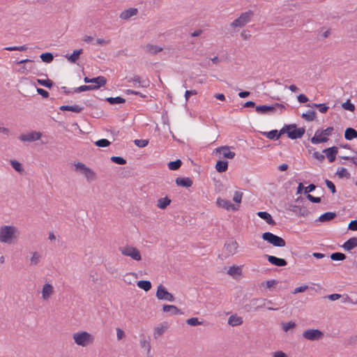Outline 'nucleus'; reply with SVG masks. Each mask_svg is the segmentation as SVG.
<instances>
[{
	"mask_svg": "<svg viewBox=\"0 0 357 357\" xmlns=\"http://www.w3.org/2000/svg\"><path fill=\"white\" fill-rule=\"evenodd\" d=\"M4 50L7 51H26L27 50V47L26 45L12 46L5 47Z\"/></svg>",
	"mask_w": 357,
	"mask_h": 357,
	"instance_id": "52",
	"label": "nucleus"
},
{
	"mask_svg": "<svg viewBox=\"0 0 357 357\" xmlns=\"http://www.w3.org/2000/svg\"><path fill=\"white\" fill-rule=\"evenodd\" d=\"M42 133L40 132L32 131L27 134L21 135L19 138L23 142H34L40 139Z\"/></svg>",
	"mask_w": 357,
	"mask_h": 357,
	"instance_id": "14",
	"label": "nucleus"
},
{
	"mask_svg": "<svg viewBox=\"0 0 357 357\" xmlns=\"http://www.w3.org/2000/svg\"><path fill=\"white\" fill-rule=\"evenodd\" d=\"M37 93L40 95L43 98H47L49 97V92L43 89L37 88Z\"/></svg>",
	"mask_w": 357,
	"mask_h": 357,
	"instance_id": "61",
	"label": "nucleus"
},
{
	"mask_svg": "<svg viewBox=\"0 0 357 357\" xmlns=\"http://www.w3.org/2000/svg\"><path fill=\"white\" fill-rule=\"evenodd\" d=\"M265 257L267 259L268 262L272 265L282 267L287 264V261L284 259L279 258L273 255H265Z\"/></svg>",
	"mask_w": 357,
	"mask_h": 357,
	"instance_id": "15",
	"label": "nucleus"
},
{
	"mask_svg": "<svg viewBox=\"0 0 357 357\" xmlns=\"http://www.w3.org/2000/svg\"><path fill=\"white\" fill-rule=\"evenodd\" d=\"M257 215L261 218V219L264 220L268 225H275V222L273 219L272 216L270 213H268L266 211H259L257 213Z\"/></svg>",
	"mask_w": 357,
	"mask_h": 357,
	"instance_id": "23",
	"label": "nucleus"
},
{
	"mask_svg": "<svg viewBox=\"0 0 357 357\" xmlns=\"http://www.w3.org/2000/svg\"><path fill=\"white\" fill-rule=\"evenodd\" d=\"M333 127H328L324 130H317L314 135L310 139V141L314 144L325 143L328 141V137L332 135Z\"/></svg>",
	"mask_w": 357,
	"mask_h": 357,
	"instance_id": "3",
	"label": "nucleus"
},
{
	"mask_svg": "<svg viewBox=\"0 0 357 357\" xmlns=\"http://www.w3.org/2000/svg\"><path fill=\"white\" fill-rule=\"evenodd\" d=\"M105 100L112 105L126 102V99L120 96L106 98Z\"/></svg>",
	"mask_w": 357,
	"mask_h": 357,
	"instance_id": "37",
	"label": "nucleus"
},
{
	"mask_svg": "<svg viewBox=\"0 0 357 357\" xmlns=\"http://www.w3.org/2000/svg\"><path fill=\"white\" fill-rule=\"evenodd\" d=\"M330 258L333 261H343L344 259H348L350 262L355 264L356 257L354 255H347L342 252H333L331 255Z\"/></svg>",
	"mask_w": 357,
	"mask_h": 357,
	"instance_id": "13",
	"label": "nucleus"
},
{
	"mask_svg": "<svg viewBox=\"0 0 357 357\" xmlns=\"http://www.w3.org/2000/svg\"><path fill=\"white\" fill-rule=\"evenodd\" d=\"M171 202L172 200L168 197L160 198L157 202V206L160 209H165Z\"/></svg>",
	"mask_w": 357,
	"mask_h": 357,
	"instance_id": "36",
	"label": "nucleus"
},
{
	"mask_svg": "<svg viewBox=\"0 0 357 357\" xmlns=\"http://www.w3.org/2000/svg\"><path fill=\"white\" fill-rule=\"evenodd\" d=\"M75 171L82 174V172H84L88 167L84 163L79 162L75 164Z\"/></svg>",
	"mask_w": 357,
	"mask_h": 357,
	"instance_id": "55",
	"label": "nucleus"
},
{
	"mask_svg": "<svg viewBox=\"0 0 357 357\" xmlns=\"http://www.w3.org/2000/svg\"><path fill=\"white\" fill-rule=\"evenodd\" d=\"M40 57L41 60L45 63H50L54 59V55L51 52L42 53Z\"/></svg>",
	"mask_w": 357,
	"mask_h": 357,
	"instance_id": "43",
	"label": "nucleus"
},
{
	"mask_svg": "<svg viewBox=\"0 0 357 357\" xmlns=\"http://www.w3.org/2000/svg\"><path fill=\"white\" fill-rule=\"evenodd\" d=\"M82 49L75 50L71 54H67L66 55V57L70 63H75L79 59V57L80 54H82Z\"/></svg>",
	"mask_w": 357,
	"mask_h": 357,
	"instance_id": "26",
	"label": "nucleus"
},
{
	"mask_svg": "<svg viewBox=\"0 0 357 357\" xmlns=\"http://www.w3.org/2000/svg\"><path fill=\"white\" fill-rule=\"evenodd\" d=\"M82 175L86 178L88 181H94L96 178L95 172L89 167L84 172H82Z\"/></svg>",
	"mask_w": 357,
	"mask_h": 357,
	"instance_id": "39",
	"label": "nucleus"
},
{
	"mask_svg": "<svg viewBox=\"0 0 357 357\" xmlns=\"http://www.w3.org/2000/svg\"><path fill=\"white\" fill-rule=\"evenodd\" d=\"M111 160L118 165H125L126 164V160L121 156H112L111 157Z\"/></svg>",
	"mask_w": 357,
	"mask_h": 357,
	"instance_id": "53",
	"label": "nucleus"
},
{
	"mask_svg": "<svg viewBox=\"0 0 357 357\" xmlns=\"http://www.w3.org/2000/svg\"><path fill=\"white\" fill-rule=\"evenodd\" d=\"M305 132V128H297L296 124L284 125L282 128V133L287 134L291 139H297L301 138Z\"/></svg>",
	"mask_w": 357,
	"mask_h": 357,
	"instance_id": "2",
	"label": "nucleus"
},
{
	"mask_svg": "<svg viewBox=\"0 0 357 357\" xmlns=\"http://www.w3.org/2000/svg\"><path fill=\"white\" fill-rule=\"evenodd\" d=\"M301 117L307 121H312L316 118V112L314 110H308L303 113Z\"/></svg>",
	"mask_w": 357,
	"mask_h": 357,
	"instance_id": "40",
	"label": "nucleus"
},
{
	"mask_svg": "<svg viewBox=\"0 0 357 357\" xmlns=\"http://www.w3.org/2000/svg\"><path fill=\"white\" fill-rule=\"evenodd\" d=\"M175 182L177 185L184 188L191 187L193 183L192 180L188 177H178Z\"/></svg>",
	"mask_w": 357,
	"mask_h": 357,
	"instance_id": "20",
	"label": "nucleus"
},
{
	"mask_svg": "<svg viewBox=\"0 0 357 357\" xmlns=\"http://www.w3.org/2000/svg\"><path fill=\"white\" fill-rule=\"evenodd\" d=\"M324 335V333L321 331L314 328L305 330L302 333L303 337L310 341L321 340Z\"/></svg>",
	"mask_w": 357,
	"mask_h": 357,
	"instance_id": "10",
	"label": "nucleus"
},
{
	"mask_svg": "<svg viewBox=\"0 0 357 357\" xmlns=\"http://www.w3.org/2000/svg\"><path fill=\"white\" fill-rule=\"evenodd\" d=\"M59 109L61 111H70V112H73L75 113H79L84 109V107H79L77 105H70H70H62L59 107Z\"/></svg>",
	"mask_w": 357,
	"mask_h": 357,
	"instance_id": "29",
	"label": "nucleus"
},
{
	"mask_svg": "<svg viewBox=\"0 0 357 357\" xmlns=\"http://www.w3.org/2000/svg\"><path fill=\"white\" fill-rule=\"evenodd\" d=\"M134 144L139 148H143L148 145L149 140H147V139H135L134 141Z\"/></svg>",
	"mask_w": 357,
	"mask_h": 357,
	"instance_id": "56",
	"label": "nucleus"
},
{
	"mask_svg": "<svg viewBox=\"0 0 357 357\" xmlns=\"http://www.w3.org/2000/svg\"><path fill=\"white\" fill-rule=\"evenodd\" d=\"M215 169L219 173L225 172L228 169V161L224 160H218L215 164Z\"/></svg>",
	"mask_w": 357,
	"mask_h": 357,
	"instance_id": "28",
	"label": "nucleus"
},
{
	"mask_svg": "<svg viewBox=\"0 0 357 357\" xmlns=\"http://www.w3.org/2000/svg\"><path fill=\"white\" fill-rule=\"evenodd\" d=\"M41 256L38 252H34L31 258V265H37L40 259Z\"/></svg>",
	"mask_w": 357,
	"mask_h": 357,
	"instance_id": "50",
	"label": "nucleus"
},
{
	"mask_svg": "<svg viewBox=\"0 0 357 357\" xmlns=\"http://www.w3.org/2000/svg\"><path fill=\"white\" fill-rule=\"evenodd\" d=\"M138 13V10L137 8H130L129 9L123 10L120 14V18L123 20H128L131 17L136 15Z\"/></svg>",
	"mask_w": 357,
	"mask_h": 357,
	"instance_id": "25",
	"label": "nucleus"
},
{
	"mask_svg": "<svg viewBox=\"0 0 357 357\" xmlns=\"http://www.w3.org/2000/svg\"><path fill=\"white\" fill-rule=\"evenodd\" d=\"M119 250L123 255L130 257L135 261H139L142 259L140 252L135 247L126 245L125 247H120Z\"/></svg>",
	"mask_w": 357,
	"mask_h": 357,
	"instance_id": "8",
	"label": "nucleus"
},
{
	"mask_svg": "<svg viewBox=\"0 0 357 357\" xmlns=\"http://www.w3.org/2000/svg\"><path fill=\"white\" fill-rule=\"evenodd\" d=\"M187 324L192 326L202 325L203 324L202 321H199L197 317H191L186 320Z\"/></svg>",
	"mask_w": 357,
	"mask_h": 357,
	"instance_id": "49",
	"label": "nucleus"
},
{
	"mask_svg": "<svg viewBox=\"0 0 357 357\" xmlns=\"http://www.w3.org/2000/svg\"><path fill=\"white\" fill-rule=\"evenodd\" d=\"M144 49L146 50V52H147L148 53H150L151 54H156L158 52L162 51V47L157 46V45H152V44L146 45L144 46Z\"/></svg>",
	"mask_w": 357,
	"mask_h": 357,
	"instance_id": "33",
	"label": "nucleus"
},
{
	"mask_svg": "<svg viewBox=\"0 0 357 357\" xmlns=\"http://www.w3.org/2000/svg\"><path fill=\"white\" fill-rule=\"evenodd\" d=\"M306 197L307 199L312 202V203H315V204H318V203H320L321 201V197H314L313 195H310V194H307L306 195Z\"/></svg>",
	"mask_w": 357,
	"mask_h": 357,
	"instance_id": "60",
	"label": "nucleus"
},
{
	"mask_svg": "<svg viewBox=\"0 0 357 357\" xmlns=\"http://www.w3.org/2000/svg\"><path fill=\"white\" fill-rule=\"evenodd\" d=\"M166 327L161 326V327H155L154 328V333H153V337L155 339L158 338L160 336L162 335L163 333L165 332Z\"/></svg>",
	"mask_w": 357,
	"mask_h": 357,
	"instance_id": "47",
	"label": "nucleus"
},
{
	"mask_svg": "<svg viewBox=\"0 0 357 357\" xmlns=\"http://www.w3.org/2000/svg\"><path fill=\"white\" fill-rule=\"evenodd\" d=\"M217 204L218 206L225 208L227 211H237L238 209V206L231 204L229 201L223 199L221 198H218L217 199Z\"/></svg>",
	"mask_w": 357,
	"mask_h": 357,
	"instance_id": "18",
	"label": "nucleus"
},
{
	"mask_svg": "<svg viewBox=\"0 0 357 357\" xmlns=\"http://www.w3.org/2000/svg\"><path fill=\"white\" fill-rule=\"evenodd\" d=\"M17 229L13 225H4L0 227V242L11 244L15 242L17 236Z\"/></svg>",
	"mask_w": 357,
	"mask_h": 357,
	"instance_id": "1",
	"label": "nucleus"
},
{
	"mask_svg": "<svg viewBox=\"0 0 357 357\" xmlns=\"http://www.w3.org/2000/svg\"><path fill=\"white\" fill-rule=\"evenodd\" d=\"M253 16L254 12L251 10H249L245 13H241L237 19L231 23L230 26L231 27H242L248 23Z\"/></svg>",
	"mask_w": 357,
	"mask_h": 357,
	"instance_id": "5",
	"label": "nucleus"
},
{
	"mask_svg": "<svg viewBox=\"0 0 357 357\" xmlns=\"http://www.w3.org/2000/svg\"><path fill=\"white\" fill-rule=\"evenodd\" d=\"M261 237L264 241H267L275 247H284L286 245V242L282 237L271 232H264L262 234Z\"/></svg>",
	"mask_w": 357,
	"mask_h": 357,
	"instance_id": "4",
	"label": "nucleus"
},
{
	"mask_svg": "<svg viewBox=\"0 0 357 357\" xmlns=\"http://www.w3.org/2000/svg\"><path fill=\"white\" fill-rule=\"evenodd\" d=\"M243 324V319L236 314L231 315L228 319V324L231 326H240Z\"/></svg>",
	"mask_w": 357,
	"mask_h": 357,
	"instance_id": "31",
	"label": "nucleus"
},
{
	"mask_svg": "<svg viewBox=\"0 0 357 357\" xmlns=\"http://www.w3.org/2000/svg\"><path fill=\"white\" fill-rule=\"evenodd\" d=\"M306 106L312 108H317L323 114L326 113L329 109V107L325 103H309Z\"/></svg>",
	"mask_w": 357,
	"mask_h": 357,
	"instance_id": "32",
	"label": "nucleus"
},
{
	"mask_svg": "<svg viewBox=\"0 0 357 357\" xmlns=\"http://www.w3.org/2000/svg\"><path fill=\"white\" fill-rule=\"evenodd\" d=\"M53 287L52 284L47 283L43 287L42 297L44 300L48 299L53 294Z\"/></svg>",
	"mask_w": 357,
	"mask_h": 357,
	"instance_id": "24",
	"label": "nucleus"
},
{
	"mask_svg": "<svg viewBox=\"0 0 357 357\" xmlns=\"http://www.w3.org/2000/svg\"><path fill=\"white\" fill-rule=\"evenodd\" d=\"M155 296L158 300L169 302H173L175 300L174 295L169 293L162 284L158 286Z\"/></svg>",
	"mask_w": 357,
	"mask_h": 357,
	"instance_id": "11",
	"label": "nucleus"
},
{
	"mask_svg": "<svg viewBox=\"0 0 357 357\" xmlns=\"http://www.w3.org/2000/svg\"><path fill=\"white\" fill-rule=\"evenodd\" d=\"M162 310L165 312H171L173 315L183 314L180 309L172 305H164L162 306Z\"/></svg>",
	"mask_w": 357,
	"mask_h": 357,
	"instance_id": "27",
	"label": "nucleus"
},
{
	"mask_svg": "<svg viewBox=\"0 0 357 357\" xmlns=\"http://www.w3.org/2000/svg\"><path fill=\"white\" fill-rule=\"evenodd\" d=\"M336 174L340 178H349L350 177V174L348 172L347 169L344 167L340 168Z\"/></svg>",
	"mask_w": 357,
	"mask_h": 357,
	"instance_id": "48",
	"label": "nucleus"
},
{
	"mask_svg": "<svg viewBox=\"0 0 357 357\" xmlns=\"http://www.w3.org/2000/svg\"><path fill=\"white\" fill-rule=\"evenodd\" d=\"M326 185L328 188L331 191L333 194L336 192V188L335 184L330 180L326 179L325 181Z\"/></svg>",
	"mask_w": 357,
	"mask_h": 357,
	"instance_id": "59",
	"label": "nucleus"
},
{
	"mask_svg": "<svg viewBox=\"0 0 357 357\" xmlns=\"http://www.w3.org/2000/svg\"><path fill=\"white\" fill-rule=\"evenodd\" d=\"M36 82L38 84L43 86L50 89L54 85V82L49 79H37Z\"/></svg>",
	"mask_w": 357,
	"mask_h": 357,
	"instance_id": "42",
	"label": "nucleus"
},
{
	"mask_svg": "<svg viewBox=\"0 0 357 357\" xmlns=\"http://www.w3.org/2000/svg\"><path fill=\"white\" fill-rule=\"evenodd\" d=\"M95 144L98 147L105 148L111 144V142L107 139H100L95 142Z\"/></svg>",
	"mask_w": 357,
	"mask_h": 357,
	"instance_id": "46",
	"label": "nucleus"
},
{
	"mask_svg": "<svg viewBox=\"0 0 357 357\" xmlns=\"http://www.w3.org/2000/svg\"><path fill=\"white\" fill-rule=\"evenodd\" d=\"M137 284L139 288L144 290L145 291H149L152 287L149 280H139L137 281Z\"/></svg>",
	"mask_w": 357,
	"mask_h": 357,
	"instance_id": "38",
	"label": "nucleus"
},
{
	"mask_svg": "<svg viewBox=\"0 0 357 357\" xmlns=\"http://www.w3.org/2000/svg\"><path fill=\"white\" fill-rule=\"evenodd\" d=\"M344 138L347 140L357 138V130L353 128H347L344 131Z\"/></svg>",
	"mask_w": 357,
	"mask_h": 357,
	"instance_id": "34",
	"label": "nucleus"
},
{
	"mask_svg": "<svg viewBox=\"0 0 357 357\" xmlns=\"http://www.w3.org/2000/svg\"><path fill=\"white\" fill-rule=\"evenodd\" d=\"M93 90L91 85H82L74 89L75 93H81L86 91Z\"/></svg>",
	"mask_w": 357,
	"mask_h": 357,
	"instance_id": "51",
	"label": "nucleus"
},
{
	"mask_svg": "<svg viewBox=\"0 0 357 357\" xmlns=\"http://www.w3.org/2000/svg\"><path fill=\"white\" fill-rule=\"evenodd\" d=\"M348 229L352 231H357V219L353 220L350 222Z\"/></svg>",
	"mask_w": 357,
	"mask_h": 357,
	"instance_id": "63",
	"label": "nucleus"
},
{
	"mask_svg": "<svg viewBox=\"0 0 357 357\" xmlns=\"http://www.w3.org/2000/svg\"><path fill=\"white\" fill-rule=\"evenodd\" d=\"M342 107H343V109L351 112H354L355 110L354 104L351 103L349 100L344 102L342 105Z\"/></svg>",
	"mask_w": 357,
	"mask_h": 357,
	"instance_id": "54",
	"label": "nucleus"
},
{
	"mask_svg": "<svg viewBox=\"0 0 357 357\" xmlns=\"http://www.w3.org/2000/svg\"><path fill=\"white\" fill-rule=\"evenodd\" d=\"M216 155H218L219 158H225L228 159H233L235 157V153L230 151V147L228 146H220L215 149Z\"/></svg>",
	"mask_w": 357,
	"mask_h": 357,
	"instance_id": "12",
	"label": "nucleus"
},
{
	"mask_svg": "<svg viewBox=\"0 0 357 357\" xmlns=\"http://www.w3.org/2000/svg\"><path fill=\"white\" fill-rule=\"evenodd\" d=\"M238 248V243L236 241H231L225 244V249L227 251V256L233 255L236 253Z\"/></svg>",
	"mask_w": 357,
	"mask_h": 357,
	"instance_id": "21",
	"label": "nucleus"
},
{
	"mask_svg": "<svg viewBox=\"0 0 357 357\" xmlns=\"http://www.w3.org/2000/svg\"><path fill=\"white\" fill-rule=\"evenodd\" d=\"M91 83L96 84L91 85L93 90H97L99 88L105 86L107 83V79L103 76H98L96 77L91 78Z\"/></svg>",
	"mask_w": 357,
	"mask_h": 357,
	"instance_id": "19",
	"label": "nucleus"
},
{
	"mask_svg": "<svg viewBox=\"0 0 357 357\" xmlns=\"http://www.w3.org/2000/svg\"><path fill=\"white\" fill-rule=\"evenodd\" d=\"M266 299L262 298H255L249 301L243 308L246 312H255L265 306Z\"/></svg>",
	"mask_w": 357,
	"mask_h": 357,
	"instance_id": "6",
	"label": "nucleus"
},
{
	"mask_svg": "<svg viewBox=\"0 0 357 357\" xmlns=\"http://www.w3.org/2000/svg\"><path fill=\"white\" fill-rule=\"evenodd\" d=\"M297 100L301 103H305L309 100L308 98L305 94L303 93L299 94L297 96Z\"/></svg>",
	"mask_w": 357,
	"mask_h": 357,
	"instance_id": "64",
	"label": "nucleus"
},
{
	"mask_svg": "<svg viewBox=\"0 0 357 357\" xmlns=\"http://www.w3.org/2000/svg\"><path fill=\"white\" fill-rule=\"evenodd\" d=\"M338 152V148L335 146L326 148L322 151V153H325L328 161L333 162L335 160L336 155Z\"/></svg>",
	"mask_w": 357,
	"mask_h": 357,
	"instance_id": "17",
	"label": "nucleus"
},
{
	"mask_svg": "<svg viewBox=\"0 0 357 357\" xmlns=\"http://www.w3.org/2000/svg\"><path fill=\"white\" fill-rule=\"evenodd\" d=\"M227 273L230 275H241V268L238 266H232L227 271Z\"/></svg>",
	"mask_w": 357,
	"mask_h": 357,
	"instance_id": "45",
	"label": "nucleus"
},
{
	"mask_svg": "<svg viewBox=\"0 0 357 357\" xmlns=\"http://www.w3.org/2000/svg\"><path fill=\"white\" fill-rule=\"evenodd\" d=\"M277 108H280L281 111L285 108L284 105L278 102H275L271 105H261L256 106V112L262 114L273 113Z\"/></svg>",
	"mask_w": 357,
	"mask_h": 357,
	"instance_id": "9",
	"label": "nucleus"
},
{
	"mask_svg": "<svg viewBox=\"0 0 357 357\" xmlns=\"http://www.w3.org/2000/svg\"><path fill=\"white\" fill-rule=\"evenodd\" d=\"M243 197V192L236 191L233 197V201L236 203H241Z\"/></svg>",
	"mask_w": 357,
	"mask_h": 357,
	"instance_id": "58",
	"label": "nucleus"
},
{
	"mask_svg": "<svg viewBox=\"0 0 357 357\" xmlns=\"http://www.w3.org/2000/svg\"><path fill=\"white\" fill-rule=\"evenodd\" d=\"M289 209L295 213H298L302 216H305L308 213L307 209L304 206L291 205Z\"/></svg>",
	"mask_w": 357,
	"mask_h": 357,
	"instance_id": "35",
	"label": "nucleus"
},
{
	"mask_svg": "<svg viewBox=\"0 0 357 357\" xmlns=\"http://www.w3.org/2000/svg\"><path fill=\"white\" fill-rule=\"evenodd\" d=\"M73 339L77 345L85 347L92 342L93 337L88 332L82 331L74 333Z\"/></svg>",
	"mask_w": 357,
	"mask_h": 357,
	"instance_id": "7",
	"label": "nucleus"
},
{
	"mask_svg": "<svg viewBox=\"0 0 357 357\" xmlns=\"http://www.w3.org/2000/svg\"><path fill=\"white\" fill-rule=\"evenodd\" d=\"M336 216L337 214L335 212H326L319 217L318 220L321 222H328L334 219Z\"/></svg>",
	"mask_w": 357,
	"mask_h": 357,
	"instance_id": "30",
	"label": "nucleus"
},
{
	"mask_svg": "<svg viewBox=\"0 0 357 357\" xmlns=\"http://www.w3.org/2000/svg\"><path fill=\"white\" fill-rule=\"evenodd\" d=\"M181 165H182V161L180 159H177L174 161H170L167 164L168 168L170 170H173V171L178 169Z\"/></svg>",
	"mask_w": 357,
	"mask_h": 357,
	"instance_id": "41",
	"label": "nucleus"
},
{
	"mask_svg": "<svg viewBox=\"0 0 357 357\" xmlns=\"http://www.w3.org/2000/svg\"><path fill=\"white\" fill-rule=\"evenodd\" d=\"M284 133H282V128L278 131V130H272L269 132H262V135L266 136L268 139H272V140H277Z\"/></svg>",
	"mask_w": 357,
	"mask_h": 357,
	"instance_id": "22",
	"label": "nucleus"
},
{
	"mask_svg": "<svg viewBox=\"0 0 357 357\" xmlns=\"http://www.w3.org/2000/svg\"><path fill=\"white\" fill-rule=\"evenodd\" d=\"M296 326L294 321H289L282 324V329L284 332H287L289 329L295 328Z\"/></svg>",
	"mask_w": 357,
	"mask_h": 357,
	"instance_id": "57",
	"label": "nucleus"
},
{
	"mask_svg": "<svg viewBox=\"0 0 357 357\" xmlns=\"http://www.w3.org/2000/svg\"><path fill=\"white\" fill-rule=\"evenodd\" d=\"M341 247L345 251H348L349 255H354L351 250L357 247V237L350 238Z\"/></svg>",
	"mask_w": 357,
	"mask_h": 357,
	"instance_id": "16",
	"label": "nucleus"
},
{
	"mask_svg": "<svg viewBox=\"0 0 357 357\" xmlns=\"http://www.w3.org/2000/svg\"><path fill=\"white\" fill-rule=\"evenodd\" d=\"M10 165L12 167L19 173H21L24 171L22 164L16 160H11Z\"/></svg>",
	"mask_w": 357,
	"mask_h": 357,
	"instance_id": "44",
	"label": "nucleus"
},
{
	"mask_svg": "<svg viewBox=\"0 0 357 357\" xmlns=\"http://www.w3.org/2000/svg\"><path fill=\"white\" fill-rule=\"evenodd\" d=\"M307 289H308V286L307 285H303V286H301V287H296V289H294V291L292 293L294 294H298V293L304 292Z\"/></svg>",
	"mask_w": 357,
	"mask_h": 357,
	"instance_id": "62",
	"label": "nucleus"
}]
</instances>
